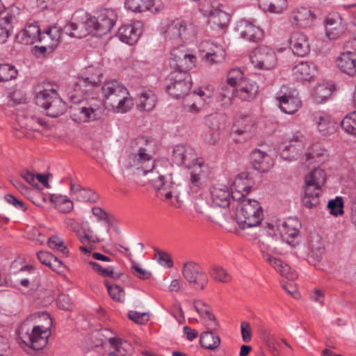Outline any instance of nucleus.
I'll return each mask as SVG.
<instances>
[{
	"label": "nucleus",
	"instance_id": "obj_7",
	"mask_svg": "<svg viewBox=\"0 0 356 356\" xmlns=\"http://www.w3.org/2000/svg\"><path fill=\"white\" fill-rule=\"evenodd\" d=\"M165 81L166 92L176 99L187 95L192 86V79L189 73L170 72Z\"/></svg>",
	"mask_w": 356,
	"mask_h": 356
},
{
	"label": "nucleus",
	"instance_id": "obj_27",
	"mask_svg": "<svg viewBox=\"0 0 356 356\" xmlns=\"http://www.w3.org/2000/svg\"><path fill=\"white\" fill-rule=\"evenodd\" d=\"M241 180L240 179H236L234 181V186L235 188V191H230L231 193V205L233 207H236V208L239 207V204L245 198V195L248 194L252 188L251 185H246L245 186H243L241 185Z\"/></svg>",
	"mask_w": 356,
	"mask_h": 356
},
{
	"label": "nucleus",
	"instance_id": "obj_46",
	"mask_svg": "<svg viewBox=\"0 0 356 356\" xmlns=\"http://www.w3.org/2000/svg\"><path fill=\"white\" fill-rule=\"evenodd\" d=\"M216 51H207L206 60L210 64H215L222 62L225 56V52L220 45L215 46Z\"/></svg>",
	"mask_w": 356,
	"mask_h": 356
},
{
	"label": "nucleus",
	"instance_id": "obj_18",
	"mask_svg": "<svg viewBox=\"0 0 356 356\" xmlns=\"http://www.w3.org/2000/svg\"><path fill=\"white\" fill-rule=\"evenodd\" d=\"M250 161L253 168L262 173L268 172L273 165L270 156L259 149H255L252 152Z\"/></svg>",
	"mask_w": 356,
	"mask_h": 356
},
{
	"label": "nucleus",
	"instance_id": "obj_4",
	"mask_svg": "<svg viewBox=\"0 0 356 356\" xmlns=\"http://www.w3.org/2000/svg\"><path fill=\"white\" fill-rule=\"evenodd\" d=\"M325 181V172L320 168H315L305 178V194L302 198L305 207L312 209L319 203L321 186Z\"/></svg>",
	"mask_w": 356,
	"mask_h": 356
},
{
	"label": "nucleus",
	"instance_id": "obj_28",
	"mask_svg": "<svg viewBox=\"0 0 356 356\" xmlns=\"http://www.w3.org/2000/svg\"><path fill=\"white\" fill-rule=\"evenodd\" d=\"M207 330L202 332L200 337V344L202 348L208 350H215L220 344V338L218 335H215L213 332L216 330Z\"/></svg>",
	"mask_w": 356,
	"mask_h": 356
},
{
	"label": "nucleus",
	"instance_id": "obj_12",
	"mask_svg": "<svg viewBox=\"0 0 356 356\" xmlns=\"http://www.w3.org/2000/svg\"><path fill=\"white\" fill-rule=\"evenodd\" d=\"M253 54L252 61L259 69L269 70L274 68L277 64L276 53L268 46L257 47L253 51Z\"/></svg>",
	"mask_w": 356,
	"mask_h": 356
},
{
	"label": "nucleus",
	"instance_id": "obj_1",
	"mask_svg": "<svg viewBox=\"0 0 356 356\" xmlns=\"http://www.w3.org/2000/svg\"><path fill=\"white\" fill-rule=\"evenodd\" d=\"M91 16L83 10H77L73 15L75 20L81 19V24L86 26L89 33L96 31L99 35H105L113 27L117 20V15L112 9L104 8Z\"/></svg>",
	"mask_w": 356,
	"mask_h": 356
},
{
	"label": "nucleus",
	"instance_id": "obj_48",
	"mask_svg": "<svg viewBox=\"0 0 356 356\" xmlns=\"http://www.w3.org/2000/svg\"><path fill=\"white\" fill-rule=\"evenodd\" d=\"M342 24V18L338 13L330 14L324 20V24L326 27L327 35L329 30L337 29L339 26Z\"/></svg>",
	"mask_w": 356,
	"mask_h": 356
},
{
	"label": "nucleus",
	"instance_id": "obj_34",
	"mask_svg": "<svg viewBox=\"0 0 356 356\" xmlns=\"http://www.w3.org/2000/svg\"><path fill=\"white\" fill-rule=\"evenodd\" d=\"M210 17L211 22L219 29H223L229 22V15L220 9L211 10Z\"/></svg>",
	"mask_w": 356,
	"mask_h": 356
},
{
	"label": "nucleus",
	"instance_id": "obj_25",
	"mask_svg": "<svg viewBox=\"0 0 356 356\" xmlns=\"http://www.w3.org/2000/svg\"><path fill=\"white\" fill-rule=\"evenodd\" d=\"M185 31V23L179 19H175L168 22L166 24L164 32L165 37L172 40H178L181 38Z\"/></svg>",
	"mask_w": 356,
	"mask_h": 356
},
{
	"label": "nucleus",
	"instance_id": "obj_33",
	"mask_svg": "<svg viewBox=\"0 0 356 356\" xmlns=\"http://www.w3.org/2000/svg\"><path fill=\"white\" fill-rule=\"evenodd\" d=\"M13 16L7 13L0 18V44L5 43L10 35L13 29L12 19Z\"/></svg>",
	"mask_w": 356,
	"mask_h": 356
},
{
	"label": "nucleus",
	"instance_id": "obj_14",
	"mask_svg": "<svg viewBox=\"0 0 356 356\" xmlns=\"http://www.w3.org/2000/svg\"><path fill=\"white\" fill-rule=\"evenodd\" d=\"M159 174L156 179H152L154 188L157 191L159 197L164 196L166 200H170L173 194L176 193L175 186H178L176 180L173 179L172 173L165 175Z\"/></svg>",
	"mask_w": 356,
	"mask_h": 356
},
{
	"label": "nucleus",
	"instance_id": "obj_22",
	"mask_svg": "<svg viewBox=\"0 0 356 356\" xmlns=\"http://www.w3.org/2000/svg\"><path fill=\"white\" fill-rule=\"evenodd\" d=\"M293 74L297 79L310 81L317 74V67L309 62H300L293 67Z\"/></svg>",
	"mask_w": 356,
	"mask_h": 356
},
{
	"label": "nucleus",
	"instance_id": "obj_53",
	"mask_svg": "<svg viewBox=\"0 0 356 356\" xmlns=\"http://www.w3.org/2000/svg\"><path fill=\"white\" fill-rule=\"evenodd\" d=\"M270 13H281L286 7V0H266Z\"/></svg>",
	"mask_w": 356,
	"mask_h": 356
},
{
	"label": "nucleus",
	"instance_id": "obj_30",
	"mask_svg": "<svg viewBox=\"0 0 356 356\" xmlns=\"http://www.w3.org/2000/svg\"><path fill=\"white\" fill-rule=\"evenodd\" d=\"M154 0H126L124 6L127 10L135 13L149 10L153 13Z\"/></svg>",
	"mask_w": 356,
	"mask_h": 356
},
{
	"label": "nucleus",
	"instance_id": "obj_45",
	"mask_svg": "<svg viewBox=\"0 0 356 356\" xmlns=\"http://www.w3.org/2000/svg\"><path fill=\"white\" fill-rule=\"evenodd\" d=\"M109 296L112 299L118 302H123L124 299V291L123 289L118 284H111L108 282H105Z\"/></svg>",
	"mask_w": 356,
	"mask_h": 356
},
{
	"label": "nucleus",
	"instance_id": "obj_15",
	"mask_svg": "<svg viewBox=\"0 0 356 356\" xmlns=\"http://www.w3.org/2000/svg\"><path fill=\"white\" fill-rule=\"evenodd\" d=\"M236 30L242 38L255 43L261 41L264 35L261 29L256 26L252 21L245 19L237 22Z\"/></svg>",
	"mask_w": 356,
	"mask_h": 356
},
{
	"label": "nucleus",
	"instance_id": "obj_49",
	"mask_svg": "<svg viewBox=\"0 0 356 356\" xmlns=\"http://www.w3.org/2000/svg\"><path fill=\"white\" fill-rule=\"evenodd\" d=\"M191 168L192 170L190 172V181L193 186L199 187L202 185V177L203 172L202 170V163L199 162L196 165L193 166Z\"/></svg>",
	"mask_w": 356,
	"mask_h": 356
},
{
	"label": "nucleus",
	"instance_id": "obj_13",
	"mask_svg": "<svg viewBox=\"0 0 356 356\" xmlns=\"http://www.w3.org/2000/svg\"><path fill=\"white\" fill-rule=\"evenodd\" d=\"M172 161L177 165H184L188 169L200 162L195 149L190 146L184 145H178L174 147Z\"/></svg>",
	"mask_w": 356,
	"mask_h": 356
},
{
	"label": "nucleus",
	"instance_id": "obj_42",
	"mask_svg": "<svg viewBox=\"0 0 356 356\" xmlns=\"http://www.w3.org/2000/svg\"><path fill=\"white\" fill-rule=\"evenodd\" d=\"M17 70L13 65L0 64V82L8 81L17 77Z\"/></svg>",
	"mask_w": 356,
	"mask_h": 356
},
{
	"label": "nucleus",
	"instance_id": "obj_20",
	"mask_svg": "<svg viewBox=\"0 0 356 356\" xmlns=\"http://www.w3.org/2000/svg\"><path fill=\"white\" fill-rule=\"evenodd\" d=\"M338 68L349 76L356 74V54L350 51L343 52L337 59Z\"/></svg>",
	"mask_w": 356,
	"mask_h": 356
},
{
	"label": "nucleus",
	"instance_id": "obj_24",
	"mask_svg": "<svg viewBox=\"0 0 356 356\" xmlns=\"http://www.w3.org/2000/svg\"><path fill=\"white\" fill-rule=\"evenodd\" d=\"M266 260L277 272L280 274L281 276L284 277L288 280H294L297 277L296 272L291 269V266L282 260L275 258L270 255H268Z\"/></svg>",
	"mask_w": 356,
	"mask_h": 356
},
{
	"label": "nucleus",
	"instance_id": "obj_32",
	"mask_svg": "<svg viewBox=\"0 0 356 356\" xmlns=\"http://www.w3.org/2000/svg\"><path fill=\"white\" fill-rule=\"evenodd\" d=\"M334 85L326 83L318 85L314 90L313 98L316 103L325 102L332 95Z\"/></svg>",
	"mask_w": 356,
	"mask_h": 356
},
{
	"label": "nucleus",
	"instance_id": "obj_10",
	"mask_svg": "<svg viewBox=\"0 0 356 356\" xmlns=\"http://www.w3.org/2000/svg\"><path fill=\"white\" fill-rule=\"evenodd\" d=\"M154 161L147 148L140 147L137 154H130L124 164L126 169H136L143 175L153 171Z\"/></svg>",
	"mask_w": 356,
	"mask_h": 356
},
{
	"label": "nucleus",
	"instance_id": "obj_3",
	"mask_svg": "<svg viewBox=\"0 0 356 356\" xmlns=\"http://www.w3.org/2000/svg\"><path fill=\"white\" fill-rule=\"evenodd\" d=\"M236 218L242 229L257 227L263 219L262 207L256 200L244 199L237 207Z\"/></svg>",
	"mask_w": 356,
	"mask_h": 356
},
{
	"label": "nucleus",
	"instance_id": "obj_37",
	"mask_svg": "<svg viewBox=\"0 0 356 356\" xmlns=\"http://www.w3.org/2000/svg\"><path fill=\"white\" fill-rule=\"evenodd\" d=\"M318 129L323 135L331 133L333 130L330 117L325 114H318L315 116Z\"/></svg>",
	"mask_w": 356,
	"mask_h": 356
},
{
	"label": "nucleus",
	"instance_id": "obj_58",
	"mask_svg": "<svg viewBox=\"0 0 356 356\" xmlns=\"http://www.w3.org/2000/svg\"><path fill=\"white\" fill-rule=\"evenodd\" d=\"M24 29L27 31L29 37L33 39L34 42L42 40L40 29L37 24H29L26 26Z\"/></svg>",
	"mask_w": 356,
	"mask_h": 356
},
{
	"label": "nucleus",
	"instance_id": "obj_60",
	"mask_svg": "<svg viewBox=\"0 0 356 356\" xmlns=\"http://www.w3.org/2000/svg\"><path fill=\"white\" fill-rule=\"evenodd\" d=\"M242 339L244 342H249L251 340V327L247 321H243L241 324Z\"/></svg>",
	"mask_w": 356,
	"mask_h": 356
},
{
	"label": "nucleus",
	"instance_id": "obj_5",
	"mask_svg": "<svg viewBox=\"0 0 356 356\" xmlns=\"http://www.w3.org/2000/svg\"><path fill=\"white\" fill-rule=\"evenodd\" d=\"M50 333L49 327L37 325L29 330L22 324L18 330V343L33 350H40L47 346Z\"/></svg>",
	"mask_w": 356,
	"mask_h": 356
},
{
	"label": "nucleus",
	"instance_id": "obj_63",
	"mask_svg": "<svg viewBox=\"0 0 356 356\" xmlns=\"http://www.w3.org/2000/svg\"><path fill=\"white\" fill-rule=\"evenodd\" d=\"M5 200L12 205H13L15 208L18 209H21L22 211H26V208L24 206L23 202L17 200L15 196L10 194H8L5 195Z\"/></svg>",
	"mask_w": 356,
	"mask_h": 356
},
{
	"label": "nucleus",
	"instance_id": "obj_64",
	"mask_svg": "<svg viewBox=\"0 0 356 356\" xmlns=\"http://www.w3.org/2000/svg\"><path fill=\"white\" fill-rule=\"evenodd\" d=\"M53 254L44 251H40L37 253V257L39 261L44 265L47 266H49L50 263L51 262V259H53Z\"/></svg>",
	"mask_w": 356,
	"mask_h": 356
},
{
	"label": "nucleus",
	"instance_id": "obj_52",
	"mask_svg": "<svg viewBox=\"0 0 356 356\" xmlns=\"http://www.w3.org/2000/svg\"><path fill=\"white\" fill-rule=\"evenodd\" d=\"M47 243L49 247L51 249H56L63 254H67L68 252L67 247L64 245L63 240L57 236L50 237Z\"/></svg>",
	"mask_w": 356,
	"mask_h": 356
},
{
	"label": "nucleus",
	"instance_id": "obj_17",
	"mask_svg": "<svg viewBox=\"0 0 356 356\" xmlns=\"http://www.w3.org/2000/svg\"><path fill=\"white\" fill-rule=\"evenodd\" d=\"M290 47L294 54L303 57L310 52L309 39L305 34L294 32L291 34L289 40Z\"/></svg>",
	"mask_w": 356,
	"mask_h": 356
},
{
	"label": "nucleus",
	"instance_id": "obj_35",
	"mask_svg": "<svg viewBox=\"0 0 356 356\" xmlns=\"http://www.w3.org/2000/svg\"><path fill=\"white\" fill-rule=\"evenodd\" d=\"M236 88V86L229 85L227 81L226 83L222 84L219 91V99L225 101V104H231L233 98L238 96Z\"/></svg>",
	"mask_w": 356,
	"mask_h": 356
},
{
	"label": "nucleus",
	"instance_id": "obj_9",
	"mask_svg": "<svg viewBox=\"0 0 356 356\" xmlns=\"http://www.w3.org/2000/svg\"><path fill=\"white\" fill-rule=\"evenodd\" d=\"M181 273L193 289L204 290L207 286L208 275L198 264L192 261L186 262L182 266Z\"/></svg>",
	"mask_w": 356,
	"mask_h": 356
},
{
	"label": "nucleus",
	"instance_id": "obj_44",
	"mask_svg": "<svg viewBox=\"0 0 356 356\" xmlns=\"http://www.w3.org/2000/svg\"><path fill=\"white\" fill-rule=\"evenodd\" d=\"M52 200L55 202L57 208L61 213H67L73 209V202L67 196H56L54 200L52 198Z\"/></svg>",
	"mask_w": 356,
	"mask_h": 356
},
{
	"label": "nucleus",
	"instance_id": "obj_50",
	"mask_svg": "<svg viewBox=\"0 0 356 356\" xmlns=\"http://www.w3.org/2000/svg\"><path fill=\"white\" fill-rule=\"evenodd\" d=\"M154 250L156 253L157 262L161 265L165 266L166 268H171L173 266V261L171 259L170 255L164 251H162L157 248H154Z\"/></svg>",
	"mask_w": 356,
	"mask_h": 356
},
{
	"label": "nucleus",
	"instance_id": "obj_61",
	"mask_svg": "<svg viewBox=\"0 0 356 356\" xmlns=\"http://www.w3.org/2000/svg\"><path fill=\"white\" fill-rule=\"evenodd\" d=\"M318 147V145H314L312 147L311 149L308 152L305 153L306 161H309V163L316 162L315 159L323 156V152H317Z\"/></svg>",
	"mask_w": 356,
	"mask_h": 356
},
{
	"label": "nucleus",
	"instance_id": "obj_39",
	"mask_svg": "<svg viewBox=\"0 0 356 356\" xmlns=\"http://www.w3.org/2000/svg\"><path fill=\"white\" fill-rule=\"evenodd\" d=\"M341 127L346 133L356 136V111L346 115L341 122Z\"/></svg>",
	"mask_w": 356,
	"mask_h": 356
},
{
	"label": "nucleus",
	"instance_id": "obj_2",
	"mask_svg": "<svg viewBox=\"0 0 356 356\" xmlns=\"http://www.w3.org/2000/svg\"><path fill=\"white\" fill-rule=\"evenodd\" d=\"M102 90L107 104L115 108L118 112L126 113L132 108L133 99L127 97V88L115 79L106 81Z\"/></svg>",
	"mask_w": 356,
	"mask_h": 356
},
{
	"label": "nucleus",
	"instance_id": "obj_38",
	"mask_svg": "<svg viewBox=\"0 0 356 356\" xmlns=\"http://www.w3.org/2000/svg\"><path fill=\"white\" fill-rule=\"evenodd\" d=\"M156 99L152 92H143L138 97V106L145 111H151L155 106Z\"/></svg>",
	"mask_w": 356,
	"mask_h": 356
},
{
	"label": "nucleus",
	"instance_id": "obj_55",
	"mask_svg": "<svg viewBox=\"0 0 356 356\" xmlns=\"http://www.w3.org/2000/svg\"><path fill=\"white\" fill-rule=\"evenodd\" d=\"M128 317L136 323L140 325H144L149 321V316L145 312L140 313L136 311H129Z\"/></svg>",
	"mask_w": 356,
	"mask_h": 356
},
{
	"label": "nucleus",
	"instance_id": "obj_11",
	"mask_svg": "<svg viewBox=\"0 0 356 356\" xmlns=\"http://www.w3.org/2000/svg\"><path fill=\"white\" fill-rule=\"evenodd\" d=\"M196 57L191 54L186 53L181 47H175L171 50L170 65L174 69L172 72H188L195 66Z\"/></svg>",
	"mask_w": 356,
	"mask_h": 356
},
{
	"label": "nucleus",
	"instance_id": "obj_29",
	"mask_svg": "<svg viewBox=\"0 0 356 356\" xmlns=\"http://www.w3.org/2000/svg\"><path fill=\"white\" fill-rule=\"evenodd\" d=\"M253 129V122L249 117L246 116L237 120L232 129V132L237 135L245 134V138H248L251 137Z\"/></svg>",
	"mask_w": 356,
	"mask_h": 356
},
{
	"label": "nucleus",
	"instance_id": "obj_41",
	"mask_svg": "<svg viewBox=\"0 0 356 356\" xmlns=\"http://www.w3.org/2000/svg\"><path fill=\"white\" fill-rule=\"evenodd\" d=\"M133 26L125 25L118 29V35L120 40L125 43L132 44L136 42V35H132Z\"/></svg>",
	"mask_w": 356,
	"mask_h": 356
},
{
	"label": "nucleus",
	"instance_id": "obj_59",
	"mask_svg": "<svg viewBox=\"0 0 356 356\" xmlns=\"http://www.w3.org/2000/svg\"><path fill=\"white\" fill-rule=\"evenodd\" d=\"M132 269L134 270V274L140 279L147 280L151 277V273L140 268L136 261H132Z\"/></svg>",
	"mask_w": 356,
	"mask_h": 356
},
{
	"label": "nucleus",
	"instance_id": "obj_56",
	"mask_svg": "<svg viewBox=\"0 0 356 356\" xmlns=\"http://www.w3.org/2000/svg\"><path fill=\"white\" fill-rule=\"evenodd\" d=\"M57 305L63 310H70L72 309V302L70 296L65 293L58 295L57 299Z\"/></svg>",
	"mask_w": 356,
	"mask_h": 356
},
{
	"label": "nucleus",
	"instance_id": "obj_6",
	"mask_svg": "<svg viewBox=\"0 0 356 356\" xmlns=\"http://www.w3.org/2000/svg\"><path fill=\"white\" fill-rule=\"evenodd\" d=\"M35 99V104L43 108L47 115L52 118L61 115L67 109L65 103L54 88L44 89L37 92Z\"/></svg>",
	"mask_w": 356,
	"mask_h": 356
},
{
	"label": "nucleus",
	"instance_id": "obj_23",
	"mask_svg": "<svg viewBox=\"0 0 356 356\" xmlns=\"http://www.w3.org/2000/svg\"><path fill=\"white\" fill-rule=\"evenodd\" d=\"M102 76V74H97L90 77L78 78V81L74 83V90H79L86 94L90 93L95 87L98 86Z\"/></svg>",
	"mask_w": 356,
	"mask_h": 356
},
{
	"label": "nucleus",
	"instance_id": "obj_54",
	"mask_svg": "<svg viewBox=\"0 0 356 356\" xmlns=\"http://www.w3.org/2000/svg\"><path fill=\"white\" fill-rule=\"evenodd\" d=\"M243 74L240 69H232L227 75V81L231 86H238V83L241 81H243Z\"/></svg>",
	"mask_w": 356,
	"mask_h": 356
},
{
	"label": "nucleus",
	"instance_id": "obj_51",
	"mask_svg": "<svg viewBox=\"0 0 356 356\" xmlns=\"http://www.w3.org/2000/svg\"><path fill=\"white\" fill-rule=\"evenodd\" d=\"M309 246L312 256L314 257L317 260L321 259L325 252V247L323 243L319 242L318 236H316V241L313 240L311 241Z\"/></svg>",
	"mask_w": 356,
	"mask_h": 356
},
{
	"label": "nucleus",
	"instance_id": "obj_36",
	"mask_svg": "<svg viewBox=\"0 0 356 356\" xmlns=\"http://www.w3.org/2000/svg\"><path fill=\"white\" fill-rule=\"evenodd\" d=\"M209 274L216 281L227 283L231 280V276L222 266L213 265L209 270Z\"/></svg>",
	"mask_w": 356,
	"mask_h": 356
},
{
	"label": "nucleus",
	"instance_id": "obj_40",
	"mask_svg": "<svg viewBox=\"0 0 356 356\" xmlns=\"http://www.w3.org/2000/svg\"><path fill=\"white\" fill-rule=\"evenodd\" d=\"M74 19V18L72 17ZM75 22H70L67 23L63 28L64 32L69 35L71 37H75L78 38H82L83 35H86V33L82 34L79 31V29L85 28L86 26L81 24V19H79V21L74 19Z\"/></svg>",
	"mask_w": 356,
	"mask_h": 356
},
{
	"label": "nucleus",
	"instance_id": "obj_31",
	"mask_svg": "<svg viewBox=\"0 0 356 356\" xmlns=\"http://www.w3.org/2000/svg\"><path fill=\"white\" fill-rule=\"evenodd\" d=\"M298 225H299V222L293 219H288L280 225V233L283 237L286 238L289 243H291L289 239L296 238L298 236L299 230L297 227Z\"/></svg>",
	"mask_w": 356,
	"mask_h": 356
},
{
	"label": "nucleus",
	"instance_id": "obj_8",
	"mask_svg": "<svg viewBox=\"0 0 356 356\" xmlns=\"http://www.w3.org/2000/svg\"><path fill=\"white\" fill-rule=\"evenodd\" d=\"M69 113L72 120L76 122H88L101 118L102 107L98 104L79 102L69 107Z\"/></svg>",
	"mask_w": 356,
	"mask_h": 356
},
{
	"label": "nucleus",
	"instance_id": "obj_62",
	"mask_svg": "<svg viewBox=\"0 0 356 356\" xmlns=\"http://www.w3.org/2000/svg\"><path fill=\"white\" fill-rule=\"evenodd\" d=\"M15 40L19 43L24 44H31L34 43L33 39H31V38L29 37L27 33V31H25L24 29L15 35Z\"/></svg>",
	"mask_w": 356,
	"mask_h": 356
},
{
	"label": "nucleus",
	"instance_id": "obj_47",
	"mask_svg": "<svg viewBox=\"0 0 356 356\" xmlns=\"http://www.w3.org/2000/svg\"><path fill=\"white\" fill-rule=\"evenodd\" d=\"M330 214L338 216L343 213V201L341 197H337L335 199L330 200L327 205Z\"/></svg>",
	"mask_w": 356,
	"mask_h": 356
},
{
	"label": "nucleus",
	"instance_id": "obj_26",
	"mask_svg": "<svg viewBox=\"0 0 356 356\" xmlns=\"http://www.w3.org/2000/svg\"><path fill=\"white\" fill-rule=\"evenodd\" d=\"M281 111L287 114H293L300 106V100L293 95H284L277 97Z\"/></svg>",
	"mask_w": 356,
	"mask_h": 356
},
{
	"label": "nucleus",
	"instance_id": "obj_16",
	"mask_svg": "<svg viewBox=\"0 0 356 356\" xmlns=\"http://www.w3.org/2000/svg\"><path fill=\"white\" fill-rule=\"evenodd\" d=\"M316 20V15L305 7L296 9L291 15L290 22L293 26L306 28L312 26Z\"/></svg>",
	"mask_w": 356,
	"mask_h": 356
},
{
	"label": "nucleus",
	"instance_id": "obj_19",
	"mask_svg": "<svg viewBox=\"0 0 356 356\" xmlns=\"http://www.w3.org/2000/svg\"><path fill=\"white\" fill-rule=\"evenodd\" d=\"M211 195L213 204L222 208H227L231 205V193L228 186L218 184L211 189Z\"/></svg>",
	"mask_w": 356,
	"mask_h": 356
},
{
	"label": "nucleus",
	"instance_id": "obj_21",
	"mask_svg": "<svg viewBox=\"0 0 356 356\" xmlns=\"http://www.w3.org/2000/svg\"><path fill=\"white\" fill-rule=\"evenodd\" d=\"M259 91V86L257 83L250 79L241 81L236 88L238 96L243 101L253 99Z\"/></svg>",
	"mask_w": 356,
	"mask_h": 356
},
{
	"label": "nucleus",
	"instance_id": "obj_43",
	"mask_svg": "<svg viewBox=\"0 0 356 356\" xmlns=\"http://www.w3.org/2000/svg\"><path fill=\"white\" fill-rule=\"evenodd\" d=\"M202 306L194 304V307L197 312L203 318L209 319L210 321H213L215 327L212 330H218L219 327V323L216 320L215 316L211 313L208 308V305L205 302H200Z\"/></svg>",
	"mask_w": 356,
	"mask_h": 356
},
{
	"label": "nucleus",
	"instance_id": "obj_57",
	"mask_svg": "<svg viewBox=\"0 0 356 356\" xmlns=\"http://www.w3.org/2000/svg\"><path fill=\"white\" fill-rule=\"evenodd\" d=\"M79 201L96 202L98 200V195L92 191L84 188L81 191L79 196H76Z\"/></svg>",
	"mask_w": 356,
	"mask_h": 356
}]
</instances>
